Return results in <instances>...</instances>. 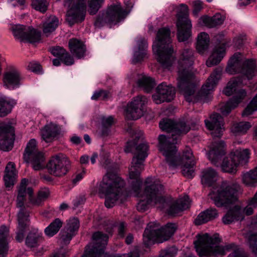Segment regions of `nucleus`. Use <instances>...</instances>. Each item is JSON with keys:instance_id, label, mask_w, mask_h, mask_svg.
Returning a JSON list of instances; mask_svg holds the SVG:
<instances>
[{"instance_id": "1", "label": "nucleus", "mask_w": 257, "mask_h": 257, "mask_svg": "<svg viewBox=\"0 0 257 257\" xmlns=\"http://www.w3.org/2000/svg\"><path fill=\"white\" fill-rule=\"evenodd\" d=\"M149 149L147 144L142 143L136 147V155L133 157L131 166L129 169V175L131 179L135 180L132 183V188L136 193V196L141 198L137 206L140 212L146 211L152 203L163 204L165 199L162 196L163 186L158 181H154L152 177H148L145 183L147 185L143 194H140L142 180L140 178L141 172L144 170V162L147 157Z\"/></svg>"}, {"instance_id": "2", "label": "nucleus", "mask_w": 257, "mask_h": 257, "mask_svg": "<svg viewBox=\"0 0 257 257\" xmlns=\"http://www.w3.org/2000/svg\"><path fill=\"white\" fill-rule=\"evenodd\" d=\"M197 240L194 242L196 251L200 257H217L224 255L226 252L233 250L228 257H246L243 251L233 243L226 244L224 246L218 245L221 242L219 234L211 236L208 233L199 234Z\"/></svg>"}, {"instance_id": "3", "label": "nucleus", "mask_w": 257, "mask_h": 257, "mask_svg": "<svg viewBox=\"0 0 257 257\" xmlns=\"http://www.w3.org/2000/svg\"><path fill=\"white\" fill-rule=\"evenodd\" d=\"M159 149L165 157V159L170 168H175L182 165L183 175L189 178L194 176V167L195 165L192 151L187 149L184 152L182 158L176 155L177 150L175 144H170V140H167L165 135L159 136Z\"/></svg>"}, {"instance_id": "4", "label": "nucleus", "mask_w": 257, "mask_h": 257, "mask_svg": "<svg viewBox=\"0 0 257 257\" xmlns=\"http://www.w3.org/2000/svg\"><path fill=\"white\" fill-rule=\"evenodd\" d=\"M195 60L194 51L190 48H185L180 52L178 60V78L177 87L187 101L190 102V97L194 94L195 85L194 75L191 67Z\"/></svg>"}, {"instance_id": "5", "label": "nucleus", "mask_w": 257, "mask_h": 257, "mask_svg": "<svg viewBox=\"0 0 257 257\" xmlns=\"http://www.w3.org/2000/svg\"><path fill=\"white\" fill-rule=\"evenodd\" d=\"M124 181L116 174L107 172L100 183L98 191L105 195V206L113 207L117 201L122 203L126 199L124 190Z\"/></svg>"}, {"instance_id": "6", "label": "nucleus", "mask_w": 257, "mask_h": 257, "mask_svg": "<svg viewBox=\"0 0 257 257\" xmlns=\"http://www.w3.org/2000/svg\"><path fill=\"white\" fill-rule=\"evenodd\" d=\"M169 28L160 29L153 45V50L156 55V59L164 68L171 66L175 58Z\"/></svg>"}, {"instance_id": "7", "label": "nucleus", "mask_w": 257, "mask_h": 257, "mask_svg": "<svg viewBox=\"0 0 257 257\" xmlns=\"http://www.w3.org/2000/svg\"><path fill=\"white\" fill-rule=\"evenodd\" d=\"M239 188L236 183L223 181L209 193V196L217 207L227 206L237 200Z\"/></svg>"}, {"instance_id": "8", "label": "nucleus", "mask_w": 257, "mask_h": 257, "mask_svg": "<svg viewBox=\"0 0 257 257\" xmlns=\"http://www.w3.org/2000/svg\"><path fill=\"white\" fill-rule=\"evenodd\" d=\"M158 227L159 225L155 222L148 224L143 234V242L146 245L168 240L177 229V225L173 223H168L161 228Z\"/></svg>"}, {"instance_id": "9", "label": "nucleus", "mask_w": 257, "mask_h": 257, "mask_svg": "<svg viewBox=\"0 0 257 257\" xmlns=\"http://www.w3.org/2000/svg\"><path fill=\"white\" fill-rule=\"evenodd\" d=\"M226 71L229 74L241 73L251 79L257 74V65L253 59L242 61L241 54L235 53L228 61Z\"/></svg>"}, {"instance_id": "10", "label": "nucleus", "mask_w": 257, "mask_h": 257, "mask_svg": "<svg viewBox=\"0 0 257 257\" xmlns=\"http://www.w3.org/2000/svg\"><path fill=\"white\" fill-rule=\"evenodd\" d=\"M223 92L226 96L233 95L227 102L222 104L220 108L221 113L227 115L245 98L246 92L244 89L239 88L238 81L236 79L230 81Z\"/></svg>"}, {"instance_id": "11", "label": "nucleus", "mask_w": 257, "mask_h": 257, "mask_svg": "<svg viewBox=\"0 0 257 257\" xmlns=\"http://www.w3.org/2000/svg\"><path fill=\"white\" fill-rule=\"evenodd\" d=\"M127 13L122 9L120 3L109 6L105 11L100 12L94 22V25L98 28L106 24H115L124 19Z\"/></svg>"}, {"instance_id": "12", "label": "nucleus", "mask_w": 257, "mask_h": 257, "mask_svg": "<svg viewBox=\"0 0 257 257\" xmlns=\"http://www.w3.org/2000/svg\"><path fill=\"white\" fill-rule=\"evenodd\" d=\"M160 128L168 133H171V137H166L167 140H170V144H177L178 141L180 140L181 136L187 134L191 127L184 121H179L175 123L170 119H163L159 123Z\"/></svg>"}, {"instance_id": "13", "label": "nucleus", "mask_w": 257, "mask_h": 257, "mask_svg": "<svg viewBox=\"0 0 257 257\" xmlns=\"http://www.w3.org/2000/svg\"><path fill=\"white\" fill-rule=\"evenodd\" d=\"M180 7L181 9L177 15V37L179 42H184L188 41L191 36L192 24L188 18V6L181 4Z\"/></svg>"}, {"instance_id": "14", "label": "nucleus", "mask_w": 257, "mask_h": 257, "mask_svg": "<svg viewBox=\"0 0 257 257\" xmlns=\"http://www.w3.org/2000/svg\"><path fill=\"white\" fill-rule=\"evenodd\" d=\"M85 0H64V5L69 8L66 21L70 26L84 20L86 14Z\"/></svg>"}, {"instance_id": "15", "label": "nucleus", "mask_w": 257, "mask_h": 257, "mask_svg": "<svg viewBox=\"0 0 257 257\" xmlns=\"http://www.w3.org/2000/svg\"><path fill=\"white\" fill-rule=\"evenodd\" d=\"M23 158L26 162H31L33 169L36 171L40 170L44 168V154L38 150L35 139H31L28 143Z\"/></svg>"}, {"instance_id": "16", "label": "nucleus", "mask_w": 257, "mask_h": 257, "mask_svg": "<svg viewBox=\"0 0 257 257\" xmlns=\"http://www.w3.org/2000/svg\"><path fill=\"white\" fill-rule=\"evenodd\" d=\"M47 166L50 174L60 177L65 175L69 171L70 162L65 155L59 154L51 158Z\"/></svg>"}, {"instance_id": "17", "label": "nucleus", "mask_w": 257, "mask_h": 257, "mask_svg": "<svg viewBox=\"0 0 257 257\" xmlns=\"http://www.w3.org/2000/svg\"><path fill=\"white\" fill-rule=\"evenodd\" d=\"M12 31L16 39L21 42L35 43L41 38V33L31 27L15 25L12 27Z\"/></svg>"}, {"instance_id": "18", "label": "nucleus", "mask_w": 257, "mask_h": 257, "mask_svg": "<svg viewBox=\"0 0 257 257\" xmlns=\"http://www.w3.org/2000/svg\"><path fill=\"white\" fill-rule=\"evenodd\" d=\"M148 102L147 98L143 95H138L127 104L125 110V117L127 119L136 120L143 115L145 106Z\"/></svg>"}, {"instance_id": "19", "label": "nucleus", "mask_w": 257, "mask_h": 257, "mask_svg": "<svg viewBox=\"0 0 257 257\" xmlns=\"http://www.w3.org/2000/svg\"><path fill=\"white\" fill-rule=\"evenodd\" d=\"M175 93L174 87L162 82L157 86L156 93L152 95V98L156 104H160L165 101L170 102L174 99Z\"/></svg>"}, {"instance_id": "20", "label": "nucleus", "mask_w": 257, "mask_h": 257, "mask_svg": "<svg viewBox=\"0 0 257 257\" xmlns=\"http://www.w3.org/2000/svg\"><path fill=\"white\" fill-rule=\"evenodd\" d=\"M21 73L17 68L13 65L8 66L4 73V85L8 89H14L21 85Z\"/></svg>"}, {"instance_id": "21", "label": "nucleus", "mask_w": 257, "mask_h": 257, "mask_svg": "<svg viewBox=\"0 0 257 257\" xmlns=\"http://www.w3.org/2000/svg\"><path fill=\"white\" fill-rule=\"evenodd\" d=\"M210 120H205L206 127L212 131L211 135L214 138H220L224 128L223 118L217 113H214L210 116Z\"/></svg>"}, {"instance_id": "22", "label": "nucleus", "mask_w": 257, "mask_h": 257, "mask_svg": "<svg viewBox=\"0 0 257 257\" xmlns=\"http://www.w3.org/2000/svg\"><path fill=\"white\" fill-rule=\"evenodd\" d=\"M28 180L27 179H23L18 189V194L17 199V207L19 209H29L30 205L25 203L26 196L28 195L29 197L33 195V190L31 187L27 188Z\"/></svg>"}, {"instance_id": "23", "label": "nucleus", "mask_w": 257, "mask_h": 257, "mask_svg": "<svg viewBox=\"0 0 257 257\" xmlns=\"http://www.w3.org/2000/svg\"><path fill=\"white\" fill-rule=\"evenodd\" d=\"M0 136L4 139L2 143H0L1 149L8 151L13 148L14 140V130L12 126L9 124H4L0 126Z\"/></svg>"}, {"instance_id": "24", "label": "nucleus", "mask_w": 257, "mask_h": 257, "mask_svg": "<svg viewBox=\"0 0 257 257\" xmlns=\"http://www.w3.org/2000/svg\"><path fill=\"white\" fill-rule=\"evenodd\" d=\"M222 69L216 68L207 79L206 83L202 86L199 92L201 96H206L211 93L216 86L218 80L220 78Z\"/></svg>"}, {"instance_id": "25", "label": "nucleus", "mask_w": 257, "mask_h": 257, "mask_svg": "<svg viewBox=\"0 0 257 257\" xmlns=\"http://www.w3.org/2000/svg\"><path fill=\"white\" fill-rule=\"evenodd\" d=\"M30 209H19L18 213V226L16 239L19 242L22 241L24 239L26 227L30 220Z\"/></svg>"}, {"instance_id": "26", "label": "nucleus", "mask_w": 257, "mask_h": 257, "mask_svg": "<svg viewBox=\"0 0 257 257\" xmlns=\"http://www.w3.org/2000/svg\"><path fill=\"white\" fill-rule=\"evenodd\" d=\"M190 205V201L189 196L185 195L170 203L167 210V213L169 215L175 216L180 212L188 208Z\"/></svg>"}, {"instance_id": "27", "label": "nucleus", "mask_w": 257, "mask_h": 257, "mask_svg": "<svg viewBox=\"0 0 257 257\" xmlns=\"http://www.w3.org/2000/svg\"><path fill=\"white\" fill-rule=\"evenodd\" d=\"M79 221L77 218L70 219L66 226L61 232V238L64 243L69 242L78 231Z\"/></svg>"}, {"instance_id": "28", "label": "nucleus", "mask_w": 257, "mask_h": 257, "mask_svg": "<svg viewBox=\"0 0 257 257\" xmlns=\"http://www.w3.org/2000/svg\"><path fill=\"white\" fill-rule=\"evenodd\" d=\"M92 239V242L88 245L103 254L108 240L107 234L97 231L93 234Z\"/></svg>"}, {"instance_id": "29", "label": "nucleus", "mask_w": 257, "mask_h": 257, "mask_svg": "<svg viewBox=\"0 0 257 257\" xmlns=\"http://www.w3.org/2000/svg\"><path fill=\"white\" fill-rule=\"evenodd\" d=\"M225 155L224 142L220 141L218 142L212 143L210 150L208 153V158L211 163L217 166V163L221 160Z\"/></svg>"}, {"instance_id": "30", "label": "nucleus", "mask_w": 257, "mask_h": 257, "mask_svg": "<svg viewBox=\"0 0 257 257\" xmlns=\"http://www.w3.org/2000/svg\"><path fill=\"white\" fill-rule=\"evenodd\" d=\"M226 42H223L221 45L214 47L211 55L206 61V64L208 67H210L217 65L221 61L226 54Z\"/></svg>"}, {"instance_id": "31", "label": "nucleus", "mask_w": 257, "mask_h": 257, "mask_svg": "<svg viewBox=\"0 0 257 257\" xmlns=\"http://www.w3.org/2000/svg\"><path fill=\"white\" fill-rule=\"evenodd\" d=\"M68 45L71 53L77 58L80 59L84 56L86 47L81 41L75 38L71 39Z\"/></svg>"}, {"instance_id": "32", "label": "nucleus", "mask_w": 257, "mask_h": 257, "mask_svg": "<svg viewBox=\"0 0 257 257\" xmlns=\"http://www.w3.org/2000/svg\"><path fill=\"white\" fill-rule=\"evenodd\" d=\"M243 218L241 208L236 206L227 211L222 217V220L224 224H229L235 221L242 220Z\"/></svg>"}, {"instance_id": "33", "label": "nucleus", "mask_w": 257, "mask_h": 257, "mask_svg": "<svg viewBox=\"0 0 257 257\" xmlns=\"http://www.w3.org/2000/svg\"><path fill=\"white\" fill-rule=\"evenodd\" d=\"M218 216L217 210L215 208H210L200 213L194 222L196 225H201L215 219Z\"/></svg>"}, {"instance_id": "34", "label": "nucleus", "mask_w": 257, "mask_h": 257, "mask_svg": "<svg viewBox=\"0 0 257 257\" xmlns=\"http://www.w3.org/2000/svg\"><path fill=\"white\" fill-rule=\"evenodd\" d=\"M16 104V100L4 96H0V117H5L10 113L13 107Z\"/></svg>"}, {"instance_id": "35", "label": "nucleus", "mask_w": 257, "mask_h": 257, "mask_svg": "<svg viewBox=\"0 0 257 257\" xmlns=\"http://www.w3.org/2000/svg\"><path fill=\"white\" fill-rule=\"evenodd\" d=\"M59 134V128L56 124L50 123L41 130L42 139L47 143L51 142Z\"/></svg>"}, {"instance_id": "36", "label": "nucleus", "mask_w": 257, "mask_h": 257, "mask_svg": "<svg viewBox=\"0 0 257 257\" xmlns=\"http://www.w3.org/2000/svg\"><path fill=\"white\" fill-rule=\"evenodd\" d=\"M16 178V170L14 163L10 162L5 169V175L4 179L6 187H11L15 184Z\"/></svg>"}, {"instance_id": "37", "label": "nucleus", "mask_w": 257, "mask_h": 257, "mask_svg": "<svg viewBox=\"0 0 257 257\" xmlns=\"http://www.w3.org/2000/svg\"><path fill=\"white\" fill-rule=\"evenodd\" d=\"M232 156V161H235L238 166L239 165H245L248 162L250 157V151L248 149H236L233 153H231Z\"/></svg>"}, {"instance_id": "38", "label": "nucleus", "mask_w": 257, "mask_h": 257, "mask_svg": "<svg viewBox=\"0 0 257 257\" xmlns=\"http://www.w3.org/2000/svg\"><path fill=\"white\" fill-rule=\"evenodd\" d=\"M201 20L205 26L212 28L221 25L225 20V17L218 13L211 17L203 16L201 17Z\"/></svg>"}, {"instance_id": "39", "label": "nucleus", "mask_w": 257, "mask_h": 257, "mask_svg": "<svg viewBox=\"0 0 257 257\" xmlns=\"http://www.w3.org/2000/svg\"><path fill=\"white\" fill-rule=\"evenodd\" d=\"M9 229L5 225L0 227V257H6L9 250L7 238Z\"/></svg>"}, {"instance_id": "40", "label": "nucleus", "mask_w": 257, "mask_h": 257, "mask_svg": "<svg viewBox=\"0 0 257 257\" xmlns=\"http://www.w3.org/2000/svg\"><path fill=\"white\" fill-rule=\"evenodd\" d=\"M59 26V20L55 16L48 18L43 24V32L48 36L53 32Z\"/></svg>"}, {"instance_id": "41", "label": "nucleus", "mask_w": 257, "mask_h": 257, "mask_svg": "<svg viewBox=\"0 0 257 257\" xmlns=\"http://www.w3.org/2000/svg\"><path fill=\"white\" fill-rule=\"evenodd\" d=\"M217 172L211 168L204 169L201 173V181L202 184L211 186L217 178Z\"/></svg>"}, {"instance_id": "42", "label": "nucleus", "mask_w": 257, "mask_h": 257, "mask_svg": "<svg viewBox=\"0 0 257 257\" xmlns=\"http://www.w3.org/2000/svg\"><path fill=\"white\" fill-rule=\"evenodd\" d=\"M139 50L135 52L133 62L137 63L142 61L147 55L148 44L145 39H141L138 42Z\"/></svg>"}, {"instance_id": "43", "label": "nucleus", "mask_w": 257, "mask_h": 257, "mask_svg": "<svg viewBox=\"0 0 257 257\" xmlns=\"http://www.w3.org/2000/svg\"><path fill=\"white\" fill-rule=\"evenodd\" d=\"M155 80L149 76H143L137 81L138 86L146 92H150L156 85Z\"/></svg>"}, {"instance_id": "44", "label": "nucleus", "mask_w": 257, "mask_h": 257, "mask_svg": "<svg viewBox=\"0 0 257 257\" xmlns=\"http://www.w3.org/2000/svg\"><path fill=\"white\" fill-rule=\"evenodd\" d=\"M210 39L208 34L205 32L200 33L197 37L196 49L199 53L203 52L208 49Z\"/></svg>"}, {"instance_id": "45", "label": "nucleus", "mask_w": 257, "mask_h": 257, "mask_svg": "<svg viewBox=\"0 0 257 257\" xmlns=\"http://www.w3.org/2000/svg\"><path fill=\"white\" fill-rule=\"evenodd\" d=\"M33 195L32 197H29V203L33 205L38 206L48 198L50 195V191L47 188H42L39 191L36 198L33 197Z\"/></svg>"}, {"instance_id": "46", "label": "nucleus", "mask_w": 257, "mask_h": 257, "mask_svg": "<svg viewBox=\"0 0 257 257\" xmlns=\"http://www.w3.org/2000/svg\"><path fill=\"white\" fill-rule=\"evenodd\" d=\"M252 125L248 121H240L233 124L231 131L235 135H244L251 128Z\"/></svg>"}, {"instance_id": "47", "label": "nucleus", "mask_w": 257, "mask_h": 257, "mask_svg": "<svg viewBox=\"0 0 257 257\" xmlns=\"http://www.w3.org/2000/svg\"><path fill=\"white\" fill-rule=\"evenodd\" d=\"M242 181L246 185L255 186L257 184V167L253 170L244 173L242 175Z\"/></svg>"}, {"instance_id": "48", "label": "nucleus", "mask_w": 257, "mask_h": 257, "mask_svg": "<svg viewBox=\"0 0 257 257\" xmlns=\"http://www.w3.org/2000/svg\"><path fill=\"white\" fill-rule=\"evenodd\" d=\"M62 224V221L59 218H56L45 229V234L49 237L54 236L59 231Z\"/></svg>"}, {"instance_id": "49", "label": "nucleus", "mask_w": 257, "mask_h": 257, "mask_svg": "<svg viewBox=\"0 0 257 257\" xmlns=\"http://www.w3.org/2000/svg\"><path fill=\"white\" fill-rule=\"evenodd\" d=\"M43 240V237L38 232H30L26 238V244L29 247H36Z\"/></svg>"}, {"instance_id": "50", "label": "nucleus", "mask_w": 257, "mask_h": 257, "mask_svg": "<svg viewBox=\"0 0 257 257\" xmlns=\"http://www.w3.org/2000/svg\"><path fill=\"white\" fill-rule=\"evenodd\" d=\"M237 166V163L232 161V156L230 154L229 158L226 157L223 159L221 168L224 172L232 173L235 172Z\"/></svg>"}, {"instance_id": "51", "label": "nucleus", "mask_w": 257, "mask_h": 257, "mask_svg": "<svg viewBox=\"0 0 257 257\" xmlns=\"http://www.w3.org/2000/svg\"><path fill=\"white\" fill-rule=\"evenodd\" d=\"M114 119L112 116L107 117L103 116L101 118V123L102 125V135L107 136L108 134V129L114 123Z\"/></svg>"}, {"instance_id": "52", "label": "nucleus", "mask_w": 257, "mask_h": 257, "mask_svg": "<svg viewBox=\"0 0 257 257\" xmlns=\"http://www.w3.org/2000/svg\"><path fill=\"white\" fill-rule=\"evenodd\" d=\"M104 0H88V12L90 15L96 14L99 9L102 7Z\"/></svg>"}, {"instance_id": "53", "label": "nucleus", "mask_w": 257, "mask_h": 257, "mask_svg": "<svg viewBox=\"0 0 257 257\" xmlns=\"http://www.w3.org/2000/svg\"><path fill=\"white\" fill-rule=\"evenodd\" d=\"M48 5L46 0H32L31 4L33 9L42 13L46 12Z\"/></svg>"}, {"instance_id": "54", "label": "nucleus", "mask_w": 257, "mask_h": 257, "mask_svg": "<svg viewBox=\"0 0 257 257\" xmlns=\"http://www.w3.org/2000/svg\"><path fill=\"white\" fill-rule=\"evenodd\" d=\"M247 239L250 249L253 253L257 255V233L248 234Z\"/></svg>"}, {"instance_id": "55", "label": "nucleus", "mask_w": 257, "mask_h": 257, "mask_svg": "<svg viewBox=\"0 0 257 257\" xmlns=\"http://www.w3.org/2000/svg\"><path fill=\"white\" fill-rule=\"evenodd\" d=\"M109 93L106 90L100 89L94 92L91 96V99L94 100L98 99L105 100L109 97Z\"/></svg>"}, {"instance_id": "56", "label": "nucleus", "mask_w": 257, "mask_h": 257, "mask_svg": "<svg viewBox=\"0 0 257 257\" xmlns=\"http://www.w3.org/2000/svg\"><path fill=\"white\" fill-rule=\"evenodd\" d=\"M177 253V249L172 246L162 250L159 257H175Z\"/></svg>"}, {"instance_id": "57", "label": "nucleus", "mask_w": 257, "mask_h": 257, "mask_svg": "<svg viewBox=\"0 0 257 257\" xmlns=\"http://www.w3.org/2000/svg\"><path fill=\"white\" fill-rule=\"evenodd\" d=\"M85 248L86 249L82 257H100L102 255V254L96 251V250L93 249L88 245H87Z\"/></svg>"}, {"instance_id": "58", "label": "nucleus", "mask_w": 257, "mask_h": 257, "mask_svg": "<svg viewBox=\"0 0 257 257\" xmlns=\"http://www.w3.org/2000/svg\"><path fill=\"white\" fill-rule=\"evenodd\" d=\"M59 59L66 65H71L74 63L73 58L66 51Z\"/></svg>"}, {"instance_id": "59", "label": "nucleus", "mask_w": 257, "mask_h": 257, "mask_svg": "<svg viewBox=\"0 0 257 257\" xmlns=\"http://www.w3.org/2000/svg\"><path fill=\"white\" fill-rule=\"evenodd\" d=\"M65 51L66 50L64 49L59 46H56L51 49V52L52 55L59 58H60L61 56L64 54V53Z\"/></svg>"}, {"instance_id": "60", "label": "nucleus", "mask_w": 257, "mask_h": 257, "mask_svg": "<svg viewBox=\"0 0 257 257\" xmlns=\"http://www.w3.org/2000/svg\"><path fill=\"white\" fill-rule=\"evenodd\" d=\"M28 67L29 70L35 73H40L42 70L41 66L36 62H30Z\"/></svg>"}, {"instance_id": "61", "label": "nucleus", "mask_w": 257, "mask_h": 257, "mask_svg": "<svg viewBox=\"0 0 257 257\" xmlns=\"http://www.w3.org/2000/svg\"><path fill=\"white\" fill-rule=\"evenodd\" d=\"M202 3L199 1H195L193 3V11L194 15L197 16L198 13L202 9Z\"/></svg>"}, {"instance_id": "62", "label": "nucleus", "mask_w": 257, "mask_h": 257, "mask_svg": "<svg viewBox=\"0 0 257 257\" xmlns=\"http://www.w3.org/2000/svg\"><path fill=\"white\" fill-rule=\"evenodd\" d=\"M85 174V171L83 170L81 172L76 174L73 176L72 182L74 185H76L80 180L82 179Z\"/></svg>"}, {"instance_id": "63", "label": "nucleus", "mask_w": 257, "mask_h": 257, "mask_svg": "<svg viewBox=\"0 0 257 257\" xmlns=\"http://www.w3.org/2000/svg\"><path fill=\"white\" fill-rule=\"evenodd\" d=\"M257 109H255V107L253 105H251V102L247 106L242 113L243 116H248L252 113V112Z\"/></svg>"}, {"instance_id": "64", "label": "nucleus", "mask_w": 257, "mask_h": 257, "mask_svg": "<svg viewBox=\"0 0 257 257\" xmlns=\"http://www.w3.org/2000/svg\"><path fill=\"white\" fill-rule=\"evenodd\" d=\"M139 254L137 251H131L127 254H124L118 256H111L110 257H139Z\"/></svg>"}]
</instances>
